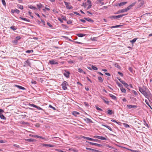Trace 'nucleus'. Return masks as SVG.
<instances>
[{
  "label": "nucleus",
  "mask_w": 152,
  "mask_h": 152,
  "mask_svg": "<svg viewBox=\"0 0 152 152\" xmlns=\"http://www.w3.org/2000/svg\"><path fill=\"white\" fill-rule=\"evenodd\" d=\"M127 14H122V15H112L110 16L109 17V18L110 19H118L119 18H121L122 17L126 15Z\"/></svg>",
  "instance_id": "1"
},
{
  "label": "nucleus",
  "mask_w": 152,
  "mask_h": 152,
  "mask_svg": "<svg viewBox=\"0 0 152 152\" xmlns=\"http://www.w3.org/2000/svg\"><path fill=\"white\" fill-rule=\"evenodd\" d=\"M118 74H119L121 76V77L123 76V74L122 73H121L120 72H118Z\"/></svg>",
  "instance_id": "60"
},
{
  "label": "nucleus",
  "mask_w": 152,
  "mask_h": 152,
  "mask_svg": "<svg viewBox=\"0 0 152 152\" xmlns=\"http://www.w3.org/2000/svg\"><path fill=\"white\" fill-rule=\"evenodd\" d=\"M0 118L1 119L5 120L6 119V118L4 117V116L1 113L0 114Z\"/></svg>",
  "instance_id": "30"
},
{
  "label": "nucleus",
  "mask_w": 152,
  "mask_h": 152,
  "mask_svg": "<svg viewBox=\"0 0 152 152\" xmlns=\"http://www.w3.org/2000/svg\"><path fill=\"white\" fill-rule=\"evenodd\" d=\"M34 52V50H28L26 51V53H33Z\"/></svg>",
  "instance_id": "34"
},
{
  "label": "nucleus",
  "mask_w": 152,
  "mask_h": 152,
  "mask_svg": "<svg viewBox=\"0 0 152 152\" xmlns=\"http://www.w3.org/2000/svg\"><path fill=\"white\" fill-rule=\"evenodd\" d=\"M123 25H124L123 24V25H116V26H112L110 28H118V27H120L121 26H122Z\"/></svg>",
  "instance_id": "22"
},
{
  "label": "nucleus",
  "mask_w": 152,
  "mask_h": 152,
  "mask_svg": "<svg viewBox=\"0 0 152 152\" xmlns=\"http://www.w3.org/2000/svg\"><path fill=\"white\" fill-rule=\"evenodd\" d=\"M69 150L72 151L74 152H78V150L76 149H69Z\"/></svg>",
  "instance_id": "40"
},
{
  "label": "nucleus",
  "mask_w": 152,
  "mask_h": 152,
  "mask_svg": "<svg viewBox=\"0 0 152 152\" xmlns=\"http://www.w3.org/2000/svg\"><path fill=\"white\" fill-rule=\"evenodd\" d=\"M127 3V2H120V3H119L118 4V6L121 7L122 6H123L126 4Z\"/></svg>",
  "instance_id": "19"
},
{
  "label": "nucleus",
  "mask_w": 152,
  "mask_h": 152,
  "mask_svg": "<svg viewBox=\"0 0 152 152\" xmlns=\"http://www.w3.org/2000/svg\"><path fill=\"white\" fill-rule=\"evenodd\" d=\"M121 83H122L124 85V86L127 88L128 89H129H129L128 88V87H129V85L127 83H125V82L124 81H122L121 82Z\"/></svg>",
  "instance_id": "15"
},
{
  "label": "nucleus",
  "mask_w": 152,
  "mask_h": 152,
  "mask_svg": "<svg viewBox=\"0 0 152 152\" xmlns=\"http://www.w3.org/2000/svg\"><path fill=\"white\" fill-rule=\"evenodd\" d=\"M120 89H121V91H122V92L124 93H126V90L123 87H122V88H121Z\"/></svg>",
  "instance_id": "35"
},
{
  "label": "nucleus",
  "mask_w": 152,
  "mask_h": 152,
  "mask_svg": "<svg viewBox=\"0 0 152 152\" xmlns=\"http://www.w3.org/2000/svg\"><path fill=\"white\" fill-rule=\"evenodd\" d=\"M17 6L18 8H19L21 10H23V6L22 5L19 4H17Z\"/></svg>",
  "instance_id": "33"
},
{
  "label": "nucleus",
  "mask_w": 152,
  "mask_h": 152,
  "mask_svg": "<svg viewBox=\"0 0 152 152\" xmlns=\"http://www.w3.org/2000/svg\"><path fill=\"white\" fill-rule=\"evenodd\" d=\"M68 84V83L66 81H64L61 84V86L62 89L64 90H66L67 89V86Z\"/></svg>",
  "instance_id": "2"
},
{
  "label": "nucleus",
  "mask_w": 152,
  "mask_h": 152,
  "mask_svg": "<svg viewBox=\"0 0 152 152\" xmlns=\"http://www.w3.org/2000/svg\"><path fill=\"white\" fill-rule=\"evenodd\" d=\"M31 83L32 84H36L37 83V82L35 81L34 80H32Z\"/></svg>",
  "instance_id": "63"
},
{
  "label": "nucleus",
  "mask_w": 152,
  "mask_h": 152,
  "mask_svg": "<svg viewBox=\"0 0 152 152\" xmlns=\"http://www.w3.org/2000/svg\"><path fill=\"white\" fill-rule=\"evenodd\" d=\"M19 18L21 19L22 20L27 21L28 22H30V20L29 19H27L26 18H23L21 17H20Z\"/></svg>",
  "instance_id": "16"
},
{
  "label": "nucleus",
  "mask_w": 152,
  "mask_h": 152,
  "mask_svg": "<svg viewBox=\"0 0 152 152\" xmlns=\"http://www.w3.org/2000/svg\"><path fill=\"white\" fill-rule=\"evenodd\" d=\"M106 113L109 115H111L113 113V112L112 110L109 109L107 110Z\"/></svg>",
  "instance_id": "13"
},
{
  "label": "nucleus",
  "mask_w": 152,
  "mask_h": 152,
  "mask_svg": "<svg viewBox=\"0 0 152 152\" xmlns=\"http://www.w3.org/2000/svg\"><path fill=\"white\" fill-rule=\"evenodd\" d=\"M150 101L149 100L148 98L147 99L145 100V102L147 104H149V102Z\"/></svg>",
  "instance_id": "52"
},
{
  "label": "nucleus",
  "mask_w": 152,
  "mask_h": 152,
  "mask_svg": "<svg viewBox=\"0 0 152 152\" xmlns=\"http://www.w3.org/2000/svg\"><path fill=\"white\" fill-rule=\"evenodd\" d=\"M78 71L80 73H83L84 74L86 73L85 72H84L83 70L80 68H78Z\"/></svg>",
  "instance_id": "27"
},
{
  "label": "nucleus",
  "mask_w": 152,
  "mask_h": 152,
  "mask_svg": "<svg viewBox=\"0 0 152 152\" xmlns=\"http://www.w3.org/2000/svg\"><path fill=\"white\" fill-rule=\"evenodd\" d=\"M136 3V2H134L132 3L130 5L131 6V7H133Z\"/></svg>",
  "instance_id": "64"
},
{
  "label": "nucleus",
  "mask_w": 152,
  "mask_h": 152,
  "mask_svg": "<svg viewBox=\"0 0 152 152\" xmlns=\"http://www.w3.org/2000/svg\"><path fill=\"white\" fill-rule=\"evenodd\" d=\"M91 68L92 69L94 70H98V68L92 65L91 66Z\"/></svg>",
  "instance_id": "41"
},
{
  "label": "nucleus",
  "mask_w": 152,
  "mask_h": 152,
  "mask_svg": "<svg viewBox=\"0 0 152 152\" xmlns=\"http://www.w3.org/2000/svg\"><path fill=\"white\" fill-rule=\"evenodd\" d=\"M131 7H131V6L130 5H129V6H128L125 9L126 10V12H127L128 10H129Z\"/></svg>",
  "instance_id": "44"
},
{
  "label": "nucleus",
  "mask_w": 152,
  "mask_h": 152,
  "mask_svg": "<svg viewBox=\"0 0 152 152\" xmlns=\"http://www.w3.org/2000/svg\"><path fill=\"white\" fill-rule=\"evenodd\" d=\"M123 125H124V126L126 128H128V127H129V125L127 124L124 123L123 124Z\"/></svg>",
  "instance_id": "46"
},
{
  "label": "nucleus",
  "mask_w": 152,
  "mask_h": 152,
  "mask_svg": "<svg viewBox=\"0 0 152 152\" xmlns=\"http://www.w3.org/2000/svg\"><path fill=\"white\" fill-rule=\"evenodd\" d=\"M14 86L16 87H17V88H18L19 89H21V90H24L26 89L25 88H24L22 86H20L19 85H17L16 84L14 85Z\"/></svg>",
  "instance_id": "8"
},
{
  "label": "nucleus",
  "mask_w": 152,
  "mask_h": 152,
  "mask_svg": "<svg viewBox=\"0 0 152 152\" xmlns=\"http://www.w3.org/2000/svg\"><path fill=\"white\" fill-rule=\"evenodd\" d=\"M125 12H126V11L125 9H122L120 10H118L116 13H115V14H118L122 13H123Z\"/></svg>",
  "instance_id": "10"
},
{
  "label": "nucleus",
  "mask_w": 152,
  "mask_h": 152,
  "mask_svg": "<svg viewBox=\"0 0 152 152\" xmlns=\"http://www.w3.org/2000/svg\"><path fill=\"white\" fill-rule=\"evenodd\" d=\"M31 106L33 107H34L37 108L39 110H42V109L39 107L37 106L36 105H30Z\"/></svg>",
  "instance_id": "29"
},
{
  "label": "nucleus",
  "mask_w": 152,
  "mask_h": 152,
  "mask_svg": "<svg viewBox=\"0 0 152 152\" xmlns=\"http://www.w3.org/2000/svg\"><path fill=\"white\" fill-rule=\"evenodd\" d=\"M42 146H45V147L48 146V147H54L53 145H52L51 144H44V143H43L42 144Z\"/></svg>",
  "instance_id": "14"
},
{
  "label": "nucleus",
  "mask_w": 152,
  "mask_h": 152,
  "mask_svg": "<svg viewBox=\"0 0 152 152\" xmlns=\"http://www.w3.org/2000/svg\"><path fill=\"white\" fill-rule=\"evenodd\" d=\"M137 38H134L132 40L130 41V42L132 43V44H133L136 42V41L137 40Z\"/></svg>",
  "instance_id": "31"
},
{
  "label": "nucleus",
  "mask_w": 152,
  "mask_h": 152,
  "mask_svg": "<svg viewBox=\"0 0 152 152\" xmlns=\"http://www.w3.org/2000/svg\"><path fill=\"white\" fill-rule=\"evenodd\" d=\"M72 114L73 115L76 117L77 116V115H79L80 114V113L78 112L75 111H74L72 112Z\"/></svg>",
  "instance_id": "23"
},
{
  "label": "nucleus",
  "mask_w": 152,
  "mask_h": 152,
  "mask_svg": "<svg viewBox=\"0 0 152 152\" xmlns=\"http://www.w3.org/2000/svg\"><path fill=\"white\" fill-rule=\"evenodd\" d=\"M109 96L110 97H111L114 100H116L117 99L115 96L111 94H109Z\"/></svg>",
  "instance_id": "24"
},
{
  "label": "nucleus",
  "mask_w": 152,
  "mask_h": 152,
  "mask_svg": "<svg viewBox=\"0 0 152 152\" xmlns=\"http://www.w3.org/2000/svg\"><path fill=\"white\" fill-rule=\"evenodd\" d=\"M88 143H90V144L92 145H95L99 147H101L102 146V145L100 144H99L95 143H94L92 142H88Z\"/></svg>",
  "instance_id": "9"
},
{
  "label": "nucleus",
  "mask_w": 152,
  "mask_h": 152,
  "mask_svg": "<svg viewBox=\"0 0 152 152\" xmlns=\"http://www.w3.org/2000/svg\"><path fill=\"white\" fill-rule=\"evenodd\" d=\"M98 79L99 80V82L101 83H102L103 81V80L102 78L100 77H98Z\"/></svg>",
  "instance_id": "37"
},
{
  "label": "nucleus",
  "mask_w": 152,
  "mask_h": 152,
  "mask_svg": "<svg viewBox=\"0 0 152 152\" xmlns=\"http://www.w3.org/2000/svg\"><path fill=\"white\" fill-rule=\"evenodd\" d=\"M76 35L79 37H82L85 36L86 34H84L80 33L77 34Z\"/></svg>",
  "instance_id": "20"
},
{
  "label": "nucleus",
  "mask_w": 152,
  "mask_h": 152,
  "mask_svg": "<svg viewBox=\"0 0 152 152\" xmlns=\"http://www.w3.org/2000/svg\"><path fill=\"white\" fill-rule=\"evenodd\" d=\"M115 66L118 69H120L121 68L120 66L118 65V64H115Z\"/></svg>",
  "instance_id": "47"
},
{
  "label": "nucleus",
  "mask_w": 152,
  "mask_h": 152,
  "mask_svg": "<svg viewBox=\"0 0 152 152\" xmlns=\"http://www.w3.org/2000/svg\"><path fill=\"white\" fill-rule=\"evenodd\" d=\"M37 5L39 9H40L42 7V4L41 3H40L39 4H37Z\"/></svg>",
  "instance_id": "39"
},
{
  "label": "nucleus",
  "mask_w": 152,
  "mask_h": 152,
  "mask_svg": "<svg viewBox=\"0 0 152 152\" xmlns=\"http://www.w3.org/2000/svg\"><path fill=\"white\" fill-rule=\"evenodd\" d=\"M64 3L65 4V5L66 6V8L67 9L70 10L73 8V7L72 6L70 5L69 6V5L70 4L69 3L66 2L65 1H64Z\"/></svg>",
  "instance_id": "3"
},
{
  "label": "nucleus",
  "mask_w": 152,
  "mask_h": 152,
  "mask_svg": "<svg viewBox=\"0 0 152 152\" xmlns=\"http://www.w3.org/2000/svg\"><path fill=\"white\" fill-rule=\"evenodd\" d=\"M94 138H98L101 140H106L107 139L106 138L102 136H99L95 135L93 137Z\"/></svg>",
  "instance_id": "5"
},
{
  "label": "nucleus",
  "mask_w": 152,
  "mask_h": 152,
  "mask_svg": "<svg viewBox=\"0 0 152 152\" xmlns=\"http://www.w3.org/2000/svg\"><path fill=\"white\" fill-rule=\"evenodd\" d=\"M25 140L26 141H28V142H32L34 141V139L32 138L25 139Z\"/></svg>",
  "instance_id": "28"
},
{
  "label": "nucleus",
  "mask_w": 152,
  "mask_h": 152,
  "mask_svg": "<svg viewBox=\"0 0 152 152\" xmlns=\"http://www.w3.org/2000/svg\"><path fill=\"white\" fill-rule=\"evenodd\" d=\"M139 91L142 94L145 91V90L140 87H139Z\"/></svg>",
  "instance_id": "21"
},
{
  "label": "nucleus",
  "mask_w": 152,
  "mask_h": 152,
  "mask_svg": "<svg viewBox=\"0 0 152 152\" xmlns=\"http://www.w3.org/2000/svg\"><path fill=\"white\" fill-rule=\"evenodd\" d=\"M104 102L106 104H108L109 101L106 98H104L103 99Z\"/></svg>",
  "instance_id": "32"
},
{
  "label": "nucleus",
  "mask_w": 152,
  "mask_h": 152,
  "mask_svg": "<svg viewBox=\"0 0 152 152\" xmlns=\"http://www.w3.org/2000/svg\"><path fill=\"white\" fill-rule=\"evenodd\" d=\"M144 4V1H142L139 4V6L140 7L142 6L143 4Z\"/></svg>",
  "instance_id": "49"
},
{
  "label": "nucleus",
  "mask_w": 152,
  "mask_h": 152,
  "mask_svg": "<svg viewBox=\"0 0 152 152\" xmlns=\"http://www.w3.org/2000/svg\"><path fill=\"white\" fill-rule=\"evenodd\" d=\"M35 137H37V138H40L42 139H44L45 138L42 136H39L38 135H36L34 136Z\"/></svg>",
  "instance_id": "43"
},
{
  "label": "nucleus",
  "mask_w": 152,
  "mask_h": 152,
  "mask_svg": "<svg viewBox=\"0 0 152 152\" xmlns=\"http://www.w3.org/2000/svg\"><path fill=\"white\" fill-rule=\"evenodd\" d=\"M15 12L17 14H19L20 13V11L18 9L15 10Z\"/></svg>",
  "instance_id": "53"
},
{
  "label": "nucleus",
  "mask_w": 152,
  "mask_h": 152,
  "mask_svg": "<svg viewBox=\"0 0 152 152\" xmlns=\"http://www.w3.org/2000/svg\"><path fill=\"white\" fill-rule=\"evenodd\" d=\"M41 22H42V24L44 26H45V22L42 19H41Z\"/></svg>",
  "instance_id": "56"
},
{
  "label": "nucleus",
  "mask_w": 152,
  "mask_h": 152,
  "mask_svg": "<svg viewBox=\"0 0 152 152\" xmlns=\"http://www.w3.org/2000/svg\"><path fill=\"white\" fill-rule=\"evenodd\" d=\"M83 138L84 139H86V140H91V141H92V139H93V138H90L89 137H83Z\"/></svg>",
  "instance_id": "36"
},
{
  "label": "nucleus",
  "mask_w": 152,
  "mask_h": 152,
  "mask_svg": "<svg viewBox=\"0 0 152 152\" xmlns=\"http://www.w3.org/2000/svg\"><path fill=\"white\" fill-rule=\"evenodd\" d=\"M102 126L107 128L108 129H109L110 131H112V129L111 128V127L110 126H107V125H103V124H102Z\"/></svg>",
  "instance_id": "26"
},
{
  "label": "nucleus",
  "mask_w": 152,
  "mask_h": 152,
  "mask_svg": "<svg viewBox=\"0 0 152 152\" xmlns=\"http://www.w3.org/2000/svg\"><path fill=\"white\" fill-rule=\"evenodd\" d=\"M24 65L23 66H30L31 63H30L29 60L28 59L24 62Z\"/></svg>",
  "instance_id": "7"
},
{
  "label": "nucleus",
  "mask_w": 152,
  "mask_h": 152,
  "mask_svg": "<svg viewBox=\"0 0 152 152\" xmlns=\"http://www.w3.org/2000/svg\"><path fill=\"white\" fill-rule=\"evenodd\" d=\"M49 107L52 108L54 110H56V108L55 107H52L51 105H49Z\"/></svg>",
  "instance_id": "59"
},
{
  "label": "nucleus",
  "mask_w": 152,
  "mask_h": 152,
  "mask_svg": "<svg viewBox=\"0 0 152 152\" xmlns=\"http://www.w3.org/2000/svg\"><path fill=\"white\" fill-rule=\"evenodd\" d=\"M28 8L31 9H33L35 10H36L37 9L36 7H34L31 5L28 6Z\"/></svg>",
  "instance_id": "25"
},
{
  "label": "nucleus",
  "mask_w": 152,
  "mask_h": 152,
  "mask_svg": "<svg viewBox=\"0 0 152 152\" xmlns=\"http://www.w3.org/2000/svg\"><path fill=\"white\" fill-rule=\"evenodd\" d=\"M84 121L87 123H93L92 121L88 118H86L84 119Z\"/></svg>",
  "instance_id": "11"
},
{
  "label": "nucleus",
  "mask_w": 152,
  "mask_h": 152,
  "mask_svg": "<svg viewBox=\"0 0 152 152\" xmlns=\"http://www.w3.org/2000/svg\"><path fill=\"white\" fill-rule=\"evenodd\" d=\"M96 108L97 110L100 111H102V110L101 108H99L97 106H96Z\"/></svg>",
  "instance_id": "48"
},
{
  "label": "nucleus",
  "mask_w": 152,
  "mask_h": 152,
  "mask_svg": "<svg viewBox=\"0 0 152 152\" xmlns=\"http://www.w3.org/2000/svg\"><path fill=\"white\" fill-rule=\"evenodd\" d=\"M47 24L48 26H49L50 28H52L53 27L52 25H51L50 24V23L48 22L47 23Z\"/></svg>",
  "instance_id": "58"
},
{
  "label": "nucleus",
  "mask_w": 152,
  "mask_h": 152,
  "mask_svg": "<svg viewBox=\"0 0 152 152\" xmlns=\"http://www.w3.org/2000/svg\"><path fill=\"white\" fill-rule=\"evenodd\" d=\"M10 29H12L13 31H15L17 29V28H15V26H12L10 27Z\"/></svg>",
  "instance_id": "42"
},
{
  "label": "nucleus",
  "mask_w": 152,
  "mask_h": 152,
  "mask_svg": "<svg viewBox=\"0 0 152 152\" xmlns=\"http://www.w3.org/2000/svg\"><path fill=\"white\" fill-rule=\"evenodd\" d=\"M132 92L133 93V94H134L135 95H137V92L134 90H132Z\"/></svg>",
  "instance_id": "57"
},
{
  "label": "nucleus",
  "mask_w": 152,
  "mask_h": 152,
  "mask_svg": "<svg viewBox=\"0 0 152 152\" xmlns=\"http://www.w3.org/2000/svg\"><path fill=\"white\" fill-rule=\"evenodd\" d=\"M86 149L87 150L91 151H93V149L89 148H87V147L86 148Z\"/></svg>",
  "instance_id": "62"
},
{
  "label": "nucleus",
  "mask_w": 152,
  "mask_h": 152,
  "mask_svg": "<svg viewBox=\"0 0 152 152\" xmlns=\"http://www.w3.org/2000/svg\"><path fill=\"white\" fill-rule=\"evenodd\" d=\"M21 38V37L20 36H17L15 38V39L18 41Z\"/></svg>",
  "instance_id": "54"
},
{
  "label": "nucleus",
  "mask_w": 152,
  "mask_h": 152,
  "mask_svg": "<svg viewBox=\"0 0 152 152\" xmlns=\"http://www.w3.org/2000/svg\"><path fill=\"white\" fill-rule=\"evenodd\" d=\"M131 72H133V69L132 67H129L128 69Z\"/></svg>",
  "instance_id": "55"
},
{
  "label": "nucleus",
  "mask_w": 152,
  "mask_h": 152,
  "mask_svg": "<svg viewBox=\"0 0 152 152\" xmlns=\"http://www.w3.org/2000/svg\"><path fill=\"white\" fill-rule=\"evenodd\" d=\"M118 86L120 88L123 87V85L121 83H117Z\"/></svg>",
  "instance_id": "50"
},
{
  "label": "nucleus",
  "mask_w": 152,
  "mask_h": 152,
  "mask_svg": "<svg viewBox=\"0 0 152 152\" xmlns=\"http://www.w3.org/2000/svg\"><path fill=\"white\" fill-rule=\"evenodd\" d=\"M49 63L51 65L58 64V63L54 60H51L49 61Z\"/></svg>",
  "instance_id": "12"
},
{
  "label": "nucleus",
  "mask_w": 152,
  "mask_h": 152,
  "mask_svg": "<svg viewBox=\"0 0 152 152\" xmlns=\"http://www.w3.org/2000/svg\"><path fill=\"white\" fill-rule=\"evenodd\" d=\"M149 91L148 90H147V91L145 90V91L142 93L146 97L148 98V97Z\"/></svg>",
  "instance_id": "6"
},
{
  "label": "nucleus",
  "mask_w": 152,
  "mask_h": 152,
  "mask_svg": "<svg viewBox=\"0 0 152 152\" xmlns=\"http://www.w3.org/2000/svg\"><path fill=\"white\" fill-rule=\"evenodd\" d=\"M92 141L99 142L100 140L98 139H92Z\"/></svg>",
  "instance_id": "51"
},
{
  "label": "nucleus",
  "mask_w": 152,
  "mask_h": 152,
  "mask_svg": "<svg viewBox=\"0 0 152 152\" xmlns=\"http://www.w3.org/2000/svg\"><path fill=\"white\" fill-rule=\"evenodd\" d=\"M127 107L129 109H131L132 108H136L137 106L135 105H127Z\"/></svg>",
  "instance_id": "18"
},
{
  "label": "nucleus",
  "mask_w": 152,
  "mask_h": 152,
  "mask_svg": "<svg viewBox=\"0 0 152 152\" xmlns=\"http://www.w3.org/2000/svg\"><path fill=\"white\" fill-rule=\"evenodd\" d=\"M92 4H90V5H89L88 6V7H87V8L86 9V10H88L89 9H90L91 7V6H92Z\"/></svg>",
  "instance_id": "61"
},
{
  "label": "nucleus",
  "mask_w": 152,
  "mask_h": 152,
  "mask_svg": "<svg viewBox=\"0 0 152 152\" xmlns=\"http://www.w3.org/2000/svg\"><path fill=\"white\" fill-rule=\"evenodd\" d=\"M84 19L85 20H87V21H88V22H94V20H92L89 18H84Z\"/></svg>",
  "instance_id": "17"
},
{
  "label": "nucleus",
  "mask_w": 152,
  "mask_h": 152,
  "mask_svg": "<svg viewBox=\"0 0 152 152\" xmlns=\"http://www.w3.org/2000/svg\"><path fill=\"white\" fill-rule=\"evenodd\" d=\"M143 121H144V124L145 126H146L147 127H148V128H149V126L148 125V124L146 123L145 121V119H144L143 120Z\"/></svg>",
  "instance_id": "38"
},
{
  "label": "nucleus",
  "mask_w": 152,
  "mask_h": 152,
  "mask_svg": "<svg viewBox=\"0 0 152 152\" xmlns=\"http://www.w3.org/2000/svg\"><path fill=\"white\" fill-rule=\"evenodd\" d=\"M3 5L4 7L6 6V4L5 0H1Z\"/></svg>",
  "instance_id": "45"
},
{
  "label": "nucleus",
  "mask_w": 152,
  "mask_h": 152,
  "mask_svg": "<svg viewBox=\"0 0 152 152\" xmlns=\"http://www.w3.org/2000/svg\"><path fill=\"white\" fill-rule=\"evenodd\" d=\"M64 71L65 73H63L64 75L66 78H68L69 77V75L70 74L69 72L68 71L66 70H64Z\"/></svg>",
  "instance_id": "4"
}]
</instances>
